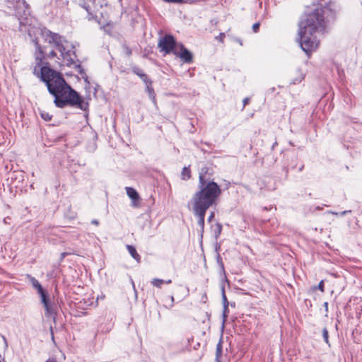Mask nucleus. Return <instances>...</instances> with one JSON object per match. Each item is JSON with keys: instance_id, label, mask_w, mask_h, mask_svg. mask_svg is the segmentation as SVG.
Masks as SVG:
<instances>
[{"instance_id": "obj_19", "label": "nucleus", "mask_w": 362, "mask_h": 362, "mask_svg": "<svg viewBox=\"0 0 362 362\" xmlns=\"http://www.w3.org/2000/svg\"><path fill=\"white\" fill-rule=\"evenodd\" d=\"M164 283V281L163 279H153L151 281V284L153 286L160 288L161 284Z\"/></svg>"}, {"instance_id": "obj_37", "label": "nucleus", "mask_w": 362, "mask_h": 362, "mask_svg": "<svg viewBox=\"0 0 362 362\" xmlns=\"http://www.w3.org/2000/svg\"><path fill=\"white\" fill-rule=\"evenodd\" d=\"M324 307L325 308V310H327V309H328V303L327 302H325L324 303Z\"/></svg>"}, {"instance_id": "obj_40", "label": "nucleus", "mask_w": 362, "mask_h": 362, "mask_svg": "<svg viewBox=\"0 0 362 362\" xmlns=\"http://www.w3.org/2000/svg\"><path fill=\"white\" fill-rule=\"evenodd\" d=\"M164 282H165V283H166V284H170L172 281H171V280H170V279H169V280L165 281H164Z\"/></svg>"}, {"instance_id": "obj_36", "label": "nucleus", "mask_w": 362, "mask_h": 362, "mask_svg": "<svg viewBox=\"0 0 362 362\" xmlns=\"http://www.w3.org/2000/svg\"><path fill=\"white\" fill-rule=\"evenodd\" d=\"M45 362H57L54 358H49Z\"/></svg>"}, {"instance_id": "obj_41", "label": "nucleus", "mask_w": 362, "mask_h": 362, "mask_svg": "<svg viewBox=\"0 0 362 362\" xmlns=\"http://www.w3.org/2000/svg\"><path fill=\"white\" fill-rule=\"evenodd\" d=\"M58 0H55V1L57 2Z\"/></svg>"}, {"instance_id": "obj_23", "label": "nucleus", "mask_w": 362, "mask_h": 362, "mask_svg": "<svg viewBox=\"0 0 362 362\" xmlns=\"http://www.w3.org/2000/svg\"><path fill=\"white\" fill-rule=\"evenodd\" d=\"M228 306L223 307V322L226 321L227 317H228Z\"/></svg>"}, {"instance_id": "obj_16", "label": "nucleus", "mask_w": 362, "mask_h": 362, "mask_svg": "<svg viewBox=\"0 0 362 362\" xmlns=\"http://www.w3.org/2000/svg\"><path fill=\"white\" fill-rule=\"evenodd\" d=\"M222 354V341L220 340L218 343L216 345V358L217 362H219V358L221 356Z\"/></svg>"}, {"instance_id": "obj_9", "label": "nucleus", "mask_w": 362, "mask_h": 362, "mask_svg": "<svg viewBox=\"0 0 362 362\" xmlns=\"http://www.w3.org/2000/svg\"><path fill=\"white\" fill-rule=\"evenodd\" d=\"M36 46V51H35V61L37 66L34 68L33 73L36 74L37 76H39L38 72H37V66H40L41 65L42 59L44 57V53L43 51L40 47V45L38 44V42L36 41L35 42Z\"/></svg>"}, {"instance_id": "obj_33", "label": "nucleus", "mask_w": 362, "mask_h": 362, "mask_svg": "<svg viewBox=\"0 0 362 362\" xmlns=\"http://www.w3.org/2000/svg\"><path fill=\"white\" fill-rule=\"evenodd\" d=\"M91 223H92L93 224L96 225V226H98V225L99 224L98 221H97V220H95V219L92 220Z\"/></svg>"}, {"instance_id": "obj_20", "label": "nucleus", "mask_w": 362, "mask_h": 362, "mask_svg": "<svg viewBox=\"0 0 362 362\" xmlns=\"http://www.w3.org/2000/svg\"><path fill=\"white\" fill-rule=\"evenodd\" d=\"M84 8L88 12V16H87V18L88 21H91V20H95L96 19V16H95L91 12H90L89 11V6H83Z\"/></svg>"}, {"instance_id": "obj_7", "label": "nucleus", "mask_w": 362, "mask_h": 362, "mask_svg": "<svg viewBox=\"0 0 362 362\" xmlns=\"http://www.w3.org/2000/svg\"><path fill=\"white\" fill-rule=\"evenodd\" d=\"M41 302L44 305L45 308V316L47 317H50L52 319L54 324H56V317H57V308L56 306L49 302L47 298V294L42 295Z\"/></svg>"}, {"instance_id": "obj_38", "label": "nucleus", "mask_w": 362, "mask_h": 362, "mask_svg": "<svg viewBox=\"0 0 362 362\" xmlns=\"http://www.w3.org/2000/svg\"><path fill=\"white\" fill-rule=\"evenodd\" d=\"M236 41L238 42V43H239L240 45H243L242 43V40L240 39H236Z\"/></svg>"}, {"instance_id": "obj_27", "label": "nucleus", "mask_w": 362, "mask_h": 362, "mask_svg": "<svg viewBox=\"0 0 362 362\" xmlns=\"http://www.w3.org/2000/svg\"><path fill=\"white\" fill-rule=\"evenodd\" d=\"M318 288L323 292L324 291V281L323 280L320 281L318 284Z\"/></svg>"}, {"instance_id": "obj_12", "label": "nucleus", "mask_w": 362, "mask_h": 362, "mask_svg": "<svg viewBox=\"0 0 362 362\" xmlns=\"http://www.w3.org/2000/svg\"><path fill=\"white\" fill-rule=\"evenodd\" d=\"M127 249L131 256L138 262H141V257L136 250V248L130 245H127Z\"/></svg>"}, {"instance_id": "obj_21", "label": "nucleus", "mask_w": 362, "mask_h": 362, "mask_svg": "<svg viewBox=\"0 0 362 362\" xmlns=\"http://www.w3.org/2000/svg\"><path fill=\"white\" fill-rule=\"evenodd\" d=\"M304 78V75L300 71H298V78L292 81V83L296 84L300 82Z\"/></svg>"}, {"instance_id": "obj_29", "label": "nucleus", "mask_w": 362, "mask_h": 362, "mask_svg": "<svg viewBox=\"0 0 362 362\" xmlns=\"http://www.w3.org/2000/svg\"><path fill=\"white\" fill-rule=\"evenodd\" d=\"M49 56L50 57H57V54L54 51H51L49 54Z\"/></svg>"}, {"instance_id": "obj_5", "label": "nucleus", "mask_w": 362, "mask_h": 362, "mask_svg": "<svg viewBox=\"0 0 362 362\" xmlns=\"http://www.w3.org/2000/svg\"><path fill=\"white\" fill-rule=\"evenodd\" d=\"M210 194L204 195V197H192L190 202L194 215L198 218V225L202 229L204 227V217L206 211L216 203V198H211Z\"/></svg>"}, {"instance_id": "obj_32", "label": "nucleus", "mask_w": 362, "mask_h": 362, "mask_svg": "<svg viewBox=\"0 0 362 362\" xmlns=\"http://www.w3.org/2000/svg\"><path fill=\"white\" fill-rule=\"evenodd\" d=\"M67 255H68L67 252H62L61 254V260H62Z\"/></svg>"}, {"instance_id": "obj_3", "label": "nucleus", "mask_w": 362, "mask_h": 362, "mask_svg": "<svg viewBox=\"0 0 362 362\" xmlns=\"http://www.w3.org/2000/svg\"><path fill=\"white\" fill-rule=\"evenodd\" d=\"M44 34L46 36V40L48 43L53 44L56 49L59 52L60 57H57V59L61 60V62H59V64L60 65H66L67 66H73L78 70L80 73H81V65L76 64L77 57L74 50V47L62 36L57 33H52L49 30H45Z\"/></svg>"}, {"instance_id": "obj_34", "label": "nucleus", "mask_w": 362, "mask_h": 362, "mask_svg": "<svg viewBox=\"0 0 362 362\" xmlns=\"http://www.w3.org/2000/svg\"><path fill=\"white\" fill-rule=\"evenodd\" d=\"M8 2H11V3H13V2H16L18 4H20V0H7Z\"/></svg>"}, {"instance_id": "obj_11", "label": "nucleus", "mask_w": 362, "mask_h": 362, "mask_svg": "<svg viewBox=\"0 0 362 362\" xmlns=\"http://www.w3.org/2000/svg\"><path fill=\"white\" fill-rule=\"evenodd\" d=\"M126 192L128 197L132 200L133 205L136 206L137 204H136V202L139 201V195L137 192L134 188L130 187H126Z\"/></svg>"}, {"instance_id": "obj_4", "label": "nucleus", "mask_w": 362, "mask_h": 362, "mask_svg": "<svg viewBox=\"0 0 362 362\" xmlns=\"http://www.w3.org/2000/svg\"><path fill=\"white\" fill-rule=\"evenodd\" d=\"M211 175L212 172L209 168L204 167L201 169L199 175V190L194 194L193 197H204V195L211 193V198L218 199L221 189L216 182L211 180Z\"/></svg>"}, {"instance_id": "obj_14", "label": "nucleus", "mask_w": 362, "mask_h": 362, "mask_svg": "<svg viewBox=\"0 0 362 362\" xmlns=\"http://www.w3.org/2000/svg\"><path fill=\"white\" fill-rule=\"evenodd\" d=\"M30 281L32 282L33 287L37 289L38 293L40 294V297H42V295L47 294L46 292L43 290L39 281L35 278L31 277Z\"/></svg>"}, {"instance_id": "obj_28", "label": "nucleus", "mask_w": 362, "mask_h": 362, "mask_svg": "<svg viewBox=\"0 0 362 362\" xmlns=\"http://www.w3.org/2000/svg\"><path fill=\"white\" fill-rule=\"evenodd\" d=\"M250 101V98H245L243 99V110L245 108V105L248 104Z\"/></svg>"}, {"instance_id": "obj_35", "label": "nucleus", "mask_w": 362, "mask_h": 362, "mask_svg": "<svg viewBox=\"0 0 362 362\" xmlns=\"http://www.w3.org/2000/svg\"><path fill=\"white\" fill-rule=\"evenodd\" d=\"M350 212H351V211H344L341 212V214H341V216H344V215H345V214H348V213H350Z\"/></svg>"}, {"instance_id": "obj_18", "label": "nucleus", "mask_w": 362, "mask_h": 362, "mask_svg": "<svg viewBox=\"0 0 362 362\" xmlns=\"http://www.w3.org/2000/svg\"><path fill=\"white\" fill-rule=\"evenodd\" d=\"M221 296H222V302H223V307L228 306V301L227 300L226 293H225V288L223 286L221 288Z\"/></svg>"}, {"instance_id": "obj_15", "label": "nucleus", "mask_w": 362, "mask_h": 362, "mask_svg": "<svg viewBox=\"0 0 362 362\" xmlns=\"http://www.w3.org/2000/svg\"><path fill=\"white\" fill-rule=\"evenodd\" d=\"M191 177L190 169L189 167H184L181 173V178L183 180H187Z\"/></svg>"}, {"instance_id": "obj_31", "label": "nucleus", "mask_w": 362, "mask_h": 362, "mask_svg": "<svg viewBox=\"0 0 362 362\" xmlns=\"http://www.w3.org/2000/svg\"><path fill=\"white\" fill-rule=\"evenodd\" d=\"M49 330H50L52 339V340H54L53 327L52 326L49 327Z\"/></svg>"}, {"instance_id": "obj_10", "label": "nucleus", "mask_w": 362, "mask_h": 362, "mask_svg": "<svg viewBox=\"0 0 362 362\" xmlns=\"http://www.w3.org/2000/svg\"><path fill=\"white\" fill-rule=\"evenodd\" d=\"M132 72L137 75L144 83L145 86L153 83V81L148 78V76L144 72V71L139 67L134 66L132 68Z\"/></svg>"}, {"instance_id": "obj_26", "label": "nucleus", "mask_w": 362, "mask_h": 362, "mask_svg": "<svg viewBox=\"0 0 362 362\" xmlns=\"http://www.w3.org/2000/svg\"><path fill=\"white\" fill-rule=\"evenodd\" d=\"M259 23H255L253 25H252V30L255 33H257L259 30Z\"/></svg>"}, {"instance_id": "obj_25", "label": "nucleus", "mask_w": 362, "mask_h": 362, "mask_svg": "<svg viewBox=\"0 0 362 362\" xmlns=\"http://www.w3.org/2000/svg\"><path fill=\"white\" fill-rule=\"evenodd\" d=\"M225 37V34L223 33H221L218 36H217L216 38L219 40L220 42H223V39Z\"/></svg>"}, {"instance_id": "obj_39", "label": "nucleus", "mask_w": 362, "mask_h": 362, "mask_svg": "<svg viewBox=\"0 0 362 362\" xmlns=\"http://www.w3.org/2000/svg\"><path fill=\"white\" fill-rule=\"evenodd\" d=\"M170 300H171V306L173 305V301H174V297L173 296H171L170 297Z\"/></svg>"}, {"instance_id": "obj_2", "label": "nucleus", "mask_w": 362, "mask_h": 362, "mask_svg": "<svg viewBox=\"0 0 362 362\" xmlns=\"http://www.w3.org/2000/svg\"><path fill=\"white\" fill-rule=\"evenodd\" d=\"M325 22L323 11L321 8H316L309 13L305 20L299 23V43L302 49L309 57L315 51L319 41L315 36L316 33L325 30Z\"/></svg>"}, {"instance_id": "obj_6", "label": "nucleus", "mask_w": 362, "mask_h": 362, "mask_svg": "<svg viewBox=\"0 0 362 362\" xmlns=\"http://www.w3.org/2000/svg\"><path fill=\"white\" fill-rule=\"evenodd\" d=\"M158 47L165 54H169L176 51L177 43L175 38L170 35H165L161 37L158 42Z\"/></svg>"}, {"instance_id": "obj_24", "label": "nucleus", "mask_w": 362, "mask_h": 362, "mask_svg": "<svg viewBox=\"0 0 362 362\" xmlns=\"http://www.w3.org/2000/svg\"><path fill=\"white\" fill-rule=\"evenodd\" d=\"M123 49L127 56L129 57L132 54V50L128 46L124 45Z\"/></svg>"}, {"instance_id": "obj_22", "label": "nucleus", "mask_w": 362, "mask_h": 362, "mask_svg": "<svg viewBox=\"0 0 362 362\" xmlns=\"http://www.w3.org/2000/svg\"><path fill=\"white\" fill-rule=\"evenodd\" d=\"M322 337L326 344H329V335L327 328L322 329Z\"/></svg>"}, {"instance_id": "obj_1", "label": "nucleus", "mask_w": 362, "mask_h": 362, "mask_svg": "<svg viewBox=\"0 0 362 362\" xmlns=\"http://www.w3.org/2000/svg\"><path fill=\"white\" fill-rule=\"evenodd\" d=\"M41 80L46 83L49 93L54 97L57 107H76L85 110V104L79 94L66 82L62 74L47 66L40 68Z\"/></svg>"}, {"instance_id": "obj_30", "label": "nucleus", "mask_w": 362, "mask_h": 362, "mask_svg": "<svg viewBox=\"0 0 362 362\" xmlns=\"http://www.w3.org/2000/svg\"><path fill=\"white\" fill-rule=\"evenodd\" d=\"M214 213L211 212L210 216H209V218H208L209 221H211V220L214 218Z\"/></svg>"}, {"instance_id": "obj_8", "label": "nucleus", "mask_w": 362, "mask_h": 362, "mask_svg": "<svg viewBox=\"0 0 362 362\" xmlns=\"http://www.w3.org/2000/svg\"><path fill=\"white\" fill-rule=\"evenodd\" d=\"M179 47L180 52H178L176 49V51L173 52V54L177 57H179L183 62L187 64L192 63L193 60L192 54L182 44L179 45Z\"/></svg>"}, {"instance_id": "obj_13", "label": "nucleus", "mask_w": 362, "mask_h": 362, "mask_svg": "<svg viewBox=\"0 0 362 362\" xmlns=\"http://www.w3.org/2000/svg\"><path fill=\"white\" fill-rule=\"evenodd\" d=\"M146 91L148 94L149 98L151 100L153 104H156V93L152 86V83L146 86Z\"/></svg>"}, {"instance_id": "obj_17", "label": "nucleus", "mask_w": 362, "mask_h": 362, "mask_svg": "<svg viewBox=\"0 0 362 362\" xmlns=\"http://www.w3.org/2000/svg\"><path fill=\"white\" fill-rule=\"evenodd\" d=\"M40 116L45 121H50L52 118V115L45 111L40 112Z\"/></svg>"}]
</instances>
